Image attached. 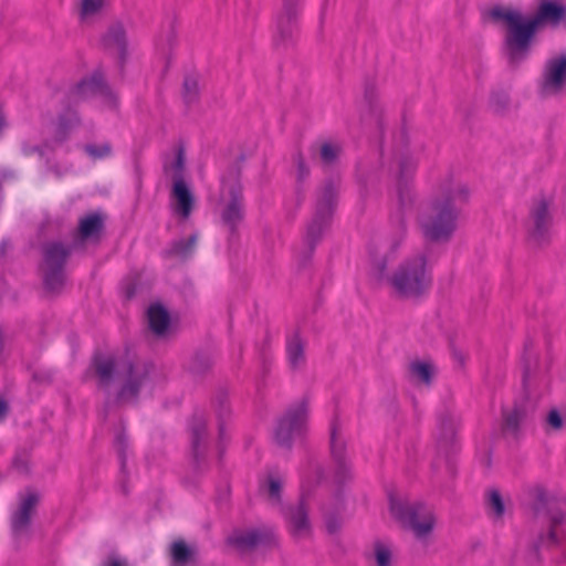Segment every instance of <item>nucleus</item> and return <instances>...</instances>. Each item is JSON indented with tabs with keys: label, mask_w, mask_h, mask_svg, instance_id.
Wrapping results in <instances>:
<instances>
[{
	"label": "nucleus",
	"mask_w": 566,
	"mask_h": 566,
	"mask_svg": "<svg viewBox=\"0 0 566 566\" xmlns=\"http://www.w3.org/2000/svg\"><path fill=\"white\" fill-rule=\"evenodd\" d=\"M494 21L505 25L503 53L512 66L520 65L530 54L533 39L539 27H557L566 19V7L552 0H542L535 14L525 19L518 10L494 7L490 11Z\"/></svg>",
	"instance_id": "1"
},
{
	"label": "nucleus",
	"mask_w": 566,
	"mask_h": 566,
	"mask_svg": "<svg viewBox=\"0 0 566 566\" xmlns=\"http://www.w3.org/2000/svg\"><path fill=\"white\" fill-rule=\"evenodd\" d=\"M470 190L465 184L446 179L438 196L422 207L418 223L423 237L431 242H447L457 229L461 208L468 203Z\"/></svg>",
	"instance_id": "2"
},
{
	"label": "nucleus",
	"mask_w": 566,
	"mask_h": 566,
	"mask_svg": "<svg viewBox=\"0 0 566 566\" xmlns=\"http://www.w3.org/2000/svg\"><path fill=\"white\" fill-rule=\"evenodd\" d=\"M151 365L140 360L118 359L113 354L95 353L87 373L97 380V387L108 390L115 379L122 381L117 400H136L149 378Z\"/></svg>",
	"instance_id": "3"
},
{
	"label": "nucleus",
	"mask_w": 566,
	"mask_h": 566,
	"mask_svg": "<svg viewBox=\"0 0 566 566\" xmlns=\"http://www.w3.org/2000/svg\"><path fill=\"white\" fill-rule=\"evenodd\" d=\"M533 497V511L536 523L546 530H542L534 547L538 551L541 547L556 546L566 537L565 503L560 500L548 496L545 489L536 485L531 490Z\"/></svg>",
	"instance_id": "4"
},
{
	"label": "nucleus",
	"mask_w": 566,
	"mask_h": 566,
	"mask_svg": "<svg viewBox=\"0 0 566 566\" xmlns=\"http://www.w3.org/2000/svg\"><path fill=\"white\" fill-rule=\"evenodd\" d=\"M339 187V178L332 176L324 179L316 191L315 212L311 222L307 224L304 238L310 253H313L332 223L338 202Z\"/></svg>",
	"instance_id": "5"
},
{
	"label": "nucleus",
	"mask_w": 566,
	"mask_h": 566,
	"mask_svg": "<svg viewBox=\"0 0 566 566\" xmlns=\"http://www.w3.org/2000/svg\"><path fill=\"white\" fill-rule=\"evenodd\" d=\"M388 282L400 297L413 298L421 296L432 283L427 256L419 253L403 260L388 276Z\"/></svg>",
	"instance_id": "6"
},
{
	"label": "nucleus",
	"mask_w": 566,
	"mask_h": 566,
	"mask_svg": "<svg viewBox=\"0 0 566 566\" xmlns=\"http://www.w3.org/2000/svg\"><path fill=\"white\" fill-rule=\"evenodd\" d=\"M394 156L398 166V201L401 210H406L413 203L412 179L417 168V160L410 153L408 133L405 128L394 137Z\"/></svg>",
	"instance_id": "7"
},
{
	"label": "nucleus",
	"mask_w": 566,
	"mask_h": 566,
	"mask_svg": "<svg viewBox=\"0 0 566 566\" xmlns=\"http://www.w3.org/2000/svg\"><path fill=\"white\" fill-rule=\"evenodd\" d=\"M73 247L62 241H46L41 247L42 277L44 289L50 293H60L65 283V265Z\"/></svg>",
	"instance_id": "8"
},
{
	"label": "nucleus",
	"mask_w": 566,
	"mask_h": 566,
	"mask_svg": "<svg viewBox=\"0 0 566 566\" xmlns=\"http://www.w3.org/2000/svg\"><path fill=\"white\" fill-rule=\"evenodd\" d=\"M240 177L241 169L237 166L231 168L227 177L222 179V199L224 203L221 210V221L232 235L237 233L245 216L243 187Z\"/></svg>",
	"instance_id": "9"
},
{
	"label": "nucleus",
	"mask_w": 566,
	"mask_h": 566,
	"mask_svg": "<svg viewBox=\"0 0 566 566\" xmlns=\"http://www.w3.org/2000/svg\"><path fill=\"white\" fill-rule=\"evenodd\" d=\"M308 401L303 398L291 405L277 419L274 428V441L283 449L290 450L293 442L307 432Z\"/></svg>",
	"instance_id": "10"
},
{
	"label": "nucleus",
	"mask_w": 566,
	"mask_h": 566,
	"mask_svg": "<svg viewBox=\"0 0 566 566\" xmlns=\"http://www.w3.org/2000/svg\"><path fill=\"white\" fill-rule=\"evenodd\" d=\"M390 512L403 526L409 527L419 539L426 538L433 530V513L431 509L422 503H410L390 496Z\"/></svg>",
	"instance_id": "11"
},
{
	"label": "nucleus",
	"mask_w": 566,
	"mask_h": 566,
	"mask_svg": "<svg viewBox=\"0 0 566 566\" xmlns=\"http://www.w3.org/2000/svg\"><path fill=\"white\" fill-rule=\"evenodd\" d=\"M65 95L67 102L74 104H80L92 97H99L109 107H115L117 104L115 93L105 83L103 74L99 72H95L92 76L81 80Z\"/></svg>",
	"instance_id": "12"
},
{
	"label": "nucleus",
	"mask_w": 566,
	"mask_h": 566,
	"mask_svg": "<svg viewBox=\"0 0 566 566\" xmlns=\"http://www.w3.org/2000/svg\"><path fill=\"white\" fill-rule=\"evenodd\" d=\"M549 208L551 202L544 196L535 198L530 208L526 222L527 234L528 239L537 245L547 243L551 237L553 217Z\"/></svg>",
	"instance_id": "13"
},
{
	"label": "nucleus",
	"mask_w": 566,
	"mask_h": 566,
	"mask_svg": "<svg viewBox=\"0 0 566 566\" xmlns=\"http://www.w3.org/2000/svg\"><path fill=\"white\" fill-rule=\"evenodd\" d=\"M329 449L335 482L343 485L352 481L354 478L353 464L347 457V444L337 420H334L331 424Z\"/></svg>",
	"instance_id": "14"
},
{
	"label": "nucleus",
	"mask_w": 566,
	"mask_h": 566,
	"mask_svg": "<svg viewBox=\"0 0 566 566\" xmlns=\"http://www.w3.org/2000/svg\"><path fill=\"white\" fill-rule=\"evenodd\" d=\"M303 0H283V6L276 19V32L274 44L276 46H286L292 42L297 32L298 14Z\"/></svg>",
	"instance_id": "15"
},
{
	"label": "nucleus",
	"mask_w": 566,
	"mask_h": 566,
	"mask_svg": "<svg viewBox=\"0 0 566 566\" xmlns=\"http://www.w3.org/2000/svg\"><path fill=\"white\" fill-rule=\"evenodd\" d=\"M539 88L543 96L558 95L566 88L565 54L546 61L542 73Z\"/></svg>",
	"instance_id": "16"
},
{
	"label": "nucleus",
	"mask_w": 566,
	"mask_h": 566,
	"mask_svg": "<svg viewBox=\"0 0 566 566\" xmlns=\"http://www.w3.org/2000/svg\"><path fill=\"white\" fill-rule=\"evenodd\" d=\"M40 497L35 492H28L20 496L19 505L10 518L13 536L19 537L28 531L35 513Z\"/></svg>",
	"instance_id": "17"
},
{
	"label": "nucleus",
	"mask_w": 566,
	"mask_h": 566,
	"mask_svg": "<svg viewBox=\"0 0 566 566\" xmlns=\"http://www.w3.org/2000/svg\"><path fill=\"white\" fill-rule=\"evenodd\" d=\"M395 221L397 224H396L395 232L392 233V235L390 238V245H389L388 253L384 258L374 261L375 275L379 280L384 279L387 275L388 262H389V260L395 259L396 253L398 252L401 243L403 242V240L406 238L407 226H406V221L402 216V212L395 217Z\"/></svg>",
	"instance_id": "18"
},
{
	"label": "nucleus",
	"mask_w": 566,
	"mask_h": 566,
	"mask_svg": "<svg viewBox=\"0 0 566 566\" xmlns=\"http://www.w3.org/2000/svg\"><path fill=\"white\" fill-rule=\"evenodd\" d=\"M284 516L294 537L303 538L311 534L308 509L304 497L297 504L289 506L284 511Z\"/></svg>",
	"instance_id": "19"
},
{
	"label": "nucleus",
	"mask_w": 566,
	"mask_h": 566,
	"mask_svg": "<svg viewBox=\"0 0 566 566\" xmlns=\"http://www.w3.org/2000/svg\"><path fill=\"white\" fill-rule=\"evenodd\" d=\"M193 462L197 468L205 461L207 447V420L203 415H195L189 423Z\"/></svg>",
	"instance_id": "20"
},
{
	"label": "nucleus",
	"mask_w": 566,
	"mask_h": 566,
	"mask_svg": "<svg viewBox=\"0 0 566 566\" xmlns=\"http://www.w3.org/2000/svg\"><path fill=\"white\" fill-rule=\"evenodd\" d=\"M458 424L459 418L451 410H444L438 416L437 444L441 451L448 452L452 447Z\"/></svg>",
	"instance_id": "21"
},
{
	"label": "nucleus",
	"mask_w": 566,
	"mask_h": 566,
	"mask_svg": "<svg viewBox=\"0 0 566 566\" xmlns=\"http://www.w3.org/2000/svg\"><path fill=\"white\" fill-rule=\"evenodd\" d=\"M174 211L182 219H188L195 207V196L185 180H175L171 188Z\"/></svg>",
	"instance_id": "22"
},
{
	"label": "nucleus",
	"mask_w": 566,
	"mask_h": 566,
	"mask_svg": "<svg viewBox=\"0 0 566 566\" xmlns=\"http://www.w3.org/2000/svg\"><path fill=\"white\" fill-rule=\"evenodd\" d=\"M63 109L57 116L56 140L62 143L69 133L81 125V117L76 111L78 104L69 103L66 95L62 99Z\"/></svg>",
	"instance_id": "23"
},
{
	"label": "nucleus",
	"mask_w": 566,
	"mask_h": 566,
	"mask_svg": "<svg viewBox=\"0 0 566 566\" xmlns=\"http://www.w3.org/2000/svg\"><path fill=\"white\" fill-rule=\"evenodd\" d=\"M103 44L107 50L117 52L123 65L127 55V39L123 24H112L103 36Z\"/></svg>",
	"instance_id": "24"
},
{
	"label": "nucleus",
	"mask_w": 566,
	"mask_h": 566,
	"mask_svg": "<svg viewBox=\"0 0 566 566\" xmlns=\"http://www.w3.org/2000/svg\"><path fill=\"white\" fill-rule=\"evenodd\" d=\"M265 539V534L259 530H234L227 538V543L239 551H249Z\"/></svg>",
	"instance_id": "25"
},
{
	"label": "nucleus",
	"mask_w": 566,
	"mask_h": 566,
	"mask_svg": "<svg viewBox=\"0 0 566 566\" xmlns=\"http://www.w3.org/2000/svg\"><path fill=\"white\" fill-rule=\"evenodd\" d=\"M149 329L158 337L164 336L170 325L168 311L159 303L151 304L147 311Z\"/></svg>",
	"instance_id": "26"
},
{
	"label": "nucleus",
	"mask_w": 566,
	"mask_h": 566,
	"mask_svg": "<svg viewBox=\"0 0 566 566\" xmlns=\"http://www.w3.org/2000/svg\"><path fill=\"white\" fill-rule=\"evenodd\" d=\"M104 228V220L99 213L93 212L78 220L77 233L82 241L97 238Z\"/></svg>",
	"instance_id": "27"
},
{
	"label": "nucleus",
	"mask_w": 566,
	"mask_h": 566,
	"mask_svg": "<svg viewBox=\"0 0 566 566\" xmlns=\"http://www.w3.org/2000/svg\"><path fill=\"white\" fill-rule=\"evenodd\" d=\"M198 234L192 233L188 239H179L171 242L170 247L165 251L167 256L187 259L189 258L197 244Z\"/></svg>",
	"instance_id": "28"
},
{
	"label": "nucleus",
	"mask_w": 566,
	"mask_h": 566,
	"mask_svg": "<svg viewBox=\"0 0 566 566\" xmlns=\"http://www.w3.org/2000/svg\"><path fill=\"white\" fill-rule=\"evenodd\" d=\"M213 407L216 409L218 421H219V438L222 441L223 436H224V422L231 412L228 395L226 391L221 390V391L217 392V395L213 399Z\"/></svg>",
	"instance_id": "29"
},
{
	"label": "nucleus",
	"mask_w": 566,
	"mask_h": 566,
	"mask_svg": "<svg viewBox=\"0 0 566 566\" xmlns=\"http://www.w3.org/2000/svg\"><path fill=\"white\" fill-rule=\"evenodd\" d=\"M524 417L525 411L520 407H515L512 410H504L502 426L503 432L516 437Z\"/></svg>",
	"instance_id": "30"
},
{
	"label": "nucleus",
	"mask_w": 566,
	"mask_h": 566,
	"mask_svg": "<svg viewBox=\"0 0 566 566\" xmlns=\"http://www.w3.org/2000/svg\"><path fill=\"white\" fill-rule=\"evenodd\" d=\"M286 353L290 366L293 369H296L304 365L305 363V354H304V345L298 335H294L289 342L286 346Z\"/></svg>",
	"instance_id": "31"
},
{
	"label": "nucleus",
	"mask_w": 566,
	"mask_h": 566,
	"mask_svg": "<svg viewBox=\"0 0 566 566\" xmlns=\"http://www.w3.org/2000/svg\"><path fill=\"white\" fill-rule=\"evenodd\" d=\"M170 554L174 566H186L192 560L195 552L180 539L172 543Z\"/></svg>",
	"instance_id": "32"
},
{
	"label": "nucleus",
	"mask_w": 566,
	"mask_h": 566,
	"mask_svg": "<svg viewBox=\"0 0 566 566\" xmlns=\"http://www.w3.org/2000/svg\"><path fill=\"white\" fill-rule=\"evenodd\" d=\"M409 373L412 378L423 382L424 385H430L432 382L433 367L429 363L412 361L409 365Z\"/></svg>",
	"instance_id": "33"
},
{
	"label": "nucleus",
	"mask_w": 566,
	"mask_h": 566,
	"mask_svg": "<svg viewBox=\"0 0 566 566\" xmlns=\"http://www.w3.org/2000/svg\"><path fill=\"white\" fill-rule=\"evenodd\" d=\"M293 163H294L295 169H296V172H295V178H296V184H297L296 190L300 196L303 191L302 186L308 179L311 170H310V167L301 151H297L293 155Z\"/></svg>",
	"instance_id": "34"
},
{
	"label": "nucleus",
	"mask_w": 566,
	"mask_h": 566,
	"mask_svg": "<svg viewBox=\"0 0 566 566\" xmlns=\"http://www.w3.org/2000/svg\"><path fill=\"white\" fill-rule=\"evenodd\" d=\"M116 448L120 462V491L123 494L128 493L127 489V472H126V440L124 434H118L116 437Z\"/></svg>",
	"instance_id": "35"
},
{
	"label": "nucleus",
	"mask_w": 566,
	"mask_h": 566,
	"mask_svg": "<svg viewBox=\"0 0 566 566\" xmlns=\"http://www.w3.org/2000/svg\"><path fill=\"white\" fill-rule=\"evenodd\" d=\"M342 148L338 144L325 142L319 146V159L325 166H333L339 158Z\"/></svg>",
	"instance_id": "36"
},
{
	"label": "nucleus",
	"mask_w": 566,
	"mask_h": 566,
	"mask_svg": "<svg viewBox=\"0 0 566 566\" xmlns=\"http://www.w3.org/2000/svg\"><path fill=\"white\" fill-rule=\"evenodd\" d=\"M510 97L504 91H494L489 99V108L497 115H503L509 111Z\"/></svg>",
	"instance_id": "37"
},
{
	"label": "nucleus",
	"mask_w": 566,
	"mask_h": 566,
	"mask_svg": "<svg viewBox=\"0 0 566 566\" xmlns=\"http://www.w3.org/2000/svg\"><path fill=\"white\" fill-rule=\"evenodd\" d=\"M282 485L283 481L279 475L269 474L266 481L261 484V489L268 492L271 501L279 504L281 502Z\"/></svg>",
	"instance_id": "38"
},
{
	"label": "nucleus",
	"mask_w": 566,
	"mask_h": 566,
	"mask_svg": "<svg viewBox=\"0 0 566 566\" xmlns=\"http://www.w3.org/2000/svg\"><path fill=\"white\" fill-rule=\"evenodd\" d=\"M83 150L93 160L109 157L113 153V148L109 142H104L99 145L86 144L84 145Z\"/></svg>",
	"instance_id": "39"
},
{
	"label": "nucleus",
	"mask_w": 566,
	"mask_h": 566,
	"mask_svg": "<svg viewBox=\"0 0 566 566\" xmlns=\"http://www.w3.org/2000/svg\"><path fill=\"white\" fill-rule=\"evenodd\" d=\"M184 99L186 104H192L199 98V83L192 75H187L184 80Z\"/></svg>",
	"instance_id": "40"
},
{
	"label": "nucleus",
	"mask_w": 566,
	"mask_h": 566,
	"mask_svg": "<svg viewBox=\"0 0 566 566\" xmlns=\"http://www.w3.org/2000/svg\"><path fill=\"white\" fill-rule=\"evenodd\" d=\"M488 509L496 520L502 518L505 512L503 499L497 490H491L488 495Z\"/></svg>",
	"instance_id": "41"
},
{
	"label": "nucleus",
	"mask_w": 566,
	"mask_h": 566,
	"mask_svg": "<svg viewBox=\"0 0 566 566\" xmlns=\"http://www.w3.org/2000/svg\"><path fill=\"white\" fill-rule=\"evenodd\" d=\"M165 172H168V170H172L174 176L172 179L175 180H185L184 179V170H185V154L184 149L179 148L176 155L175 160L171 164H165L164 165Z\"/></svg>",
	"instance_id": "42"
},
{
	"label": "nucleus",
	"mask_w": 566,
	"mask_h": 566,
	"mask_svg": "<svg viewBox=\"0 0 566 566\" xmlns=\"http://www.w3.org/2000/svg\"><path fill=\"white\" fill-rule=\"evenodd\" d=\"M213 365V359L208 354H197L190 365L193 374L201 375L208 371Z\"/></svg>",
	"instance_id": "43"
},
{
	"label": "nucleus",
	"mask_w": 566,
	"mask_h": 566,
	"mask_svg": "<svg viewBox=\"0 0 566 566\" xmlns=\"http://www.w3.org/2000/svg\"><path fill=\"white\" fill-rule=\"evenodd\" d=\"M374 555L377 566H391V551L384 543H375Z\"/></svg>",
	"instance_id": "44"
},
{
	"label": "nucleus",
	"mask_w": 566,
	"mask_h": 566,
	"mask_svg": "<svg viewBox=\"0 0 566 566\" xmlns=\"http://www.w3.org/2000/svg\"><path fill=\"white\" fill-rule=\"evenodd\" d=\"M103 7V0H82L81 4V17H92L101 11Z\"/></svg>",
	"instance_id": "45"
},
{
	"label": "nucleus",
	"mask_w": 566,
	"mask_h": 566,
	"mask_svg": "<svg viewBox=\"0 0 566 566\" xmlns=\"http://www.w3.org/2000/svg\"><path fill=\"white\" fill-rule=\"evenodd\" d=\"M48 147V144H44L42 146L40 145H32L29 142H23L21 150L24 156H32V155H39L40 157H43L45 154V148Z\"/></svg>",
	"instance_id": "46"
},
{
	"label": "nucleus",
	"mask_w": 566,
	"mask_h": 566,
	"mask_svg": "<svg viewBox=\"0 0 566 566\" xmlns=\"http://www.w3.org/2000/svg\"><path fill=\"white\" fill-rule=\"evenodd\" d=\"M325 525L329 534H336L342 528V520L336 515H329L325 520Z\"/></svg>",
	"instance_id": "47"
},
{
	"label": "nucleus",
	"mask_w": 566,
	"mask_h": 566,
	"mask_svg": "<svg viewBox=\"0 0 566 566\" xmlns=\"http://www.w3.org/2000/svg\"><path fill=\"white\" fill-rule=\"evenodd\" d=\"M102 566H128L127 559L112 553L102 563Z\"/></svg>",
	"instance_id": "48"
},
{
	"label": "nucleus",
	"mask_w": 566,
	"mask_h": 566,
	"mask_svg": "<svg viewBox=\"0 0 566 566\" xmlns=\"http://www.w3.org/2000/svg\"><path fill=\"white\" fill-rule=\"evenodd\" d=\"M547 423L552 428H554L556 430L562 428L563 420H562V417H560V415H559V412L557 410L553 409V410L549 411V413L547 416Z\"/></svg>",
	"instance_id": "49"
},
{
	"label": "nucleus",
	"mask_w": 566,
	"mask_h": 566,
	"mask_svg": "<svg viewBox=\"0 0 566 566\" xmlns=\"http://www.w3.org/2000/svg\"><path fill=\"white\" fill-rule=\"evenodd\" d=\"M376 97H377V95H376L374 87L367 86L365 90V99L370 105V107H373V104L376 101Z\"/></svg>",
	"instance_id": "50"
},
{
	"label": "nucleus",
	"mask_w": 566,
	"mask_h": 566,
	"mask_svg": "<svg viewBox=\"0 0 566 566\" xmlns=\"http://www.w3.org/2000/svg\"><path fill=\"white\" fill-rule=\"evenodd\" d=\"M452 356L461 366L464 365L465 359H467V355L462 350L453 347L452 348Z\"/></svg>",
	"instance_id": "51"
},
{
	"label": "nucleus",
	"mask_w": 566,
	"mask_h": 566,
	"mask_svg": "<svg viewBox=\"0 0 566 566\" xmlns=\"http://www.w3.org/2000/svg\"><path fill=\"white\" fill-rule=\"evenodd\" d=\"M14 467L21 471V472H28V465L24 461L20 460V459H14Z\"/></svg>",
	"instance_id": "52"
},
{
	"label": "nucleus",
	"mask_w": 566,
	"mask_h": 566,
	"mask_svg": "<svg viewBox=\"0 0 566 566\" xmlns=\"http://www.w3.org/2000/svg\"><path fill=\"white\" fill-rule=\"evenodd\" d=\"M8 403L4 400H0V420L7 416Z\"/></svg>",
	"instance_id": "53"
},
{
	"label": "nucleus",
	"mask_w": 566,
	"mask_h": 566,
	"mask_svg": "<svg viewBox=\"0 0 566 566\" xmlns=\"http://www.w3.org/2000/svg\"><path fill=\"white\" fill-rule=\"evenodd\" d=\"M531 376V366L525 363L524 370H523V381L524 384L528 380Z\"/></svg>",
	"instance_id": "54"
},
{
	"label": "nucleus",
	"mask_w": 566,
	"mask_h": 566,
	"mask_svg": "<svg viewBox=\"0 0 566 566\" xmlns=\"http://www.w3.org/2000/svg\"><path fill=\"white\" fill-rule=\"evenodd\" d=\"M314 469H315L316 474H317V481H319L324 476V470L318 464H315Z\"/></svg>",
	"instance_id": "55"
},
{
	"label": "nucleus",
	"mask_w": 566,
	"mask_h": 566,
	"mask_svg": "<svg viewBox=\"0 0 566 566\" xmlns=\"http://www.w3.org/2000/svg\"><path fill=\"white\" fill-rule=\"evenodd\" d=\"M3 349H4V338H3L2 332L0 331V355L2 354Z\"/></svg>",
	"instance_id": "56"
},
{
	"label": "nucleus",
	"mask_w": 566,
	"mask_h": 566,
	"mask_svg": "<svg viewBox=\"0 0 566 566\" xmlns=\"http://www.w3.org/2000/svg\"><path fill=\"white\" fill-rule=\"evenodd\" d=\"M558 566H566V558L563 557L559 562H558Z\"/></svg>",
	"instance_id": "57"
},
{
	"label": "nucleus",
	"mask_w": 566,
	"mask_h": 566,
	"mask_svg": "<svg viewBox=\"0 0 566 566\" xmlns=\"http://www.w3.org/2000/svg\"><path fill=\"white\" fill-rule=\"evenodd\" d=\"M132 295H133V292H128V293H127V296H128V297H132Z\"/></svg>",
	"instance_id": "58"
}]
</instances>
